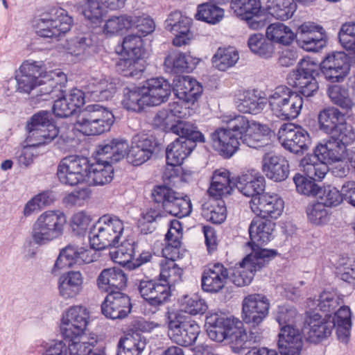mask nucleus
<instances>
[{
    "label": "nucleus",
    "instance_id": "nucleus-34",
    "mask_svg": "<svg viewBox=\"0 0 355 355\" xmlns=\"http://www.w3.org/2000/svg\"><path fill=\"white\" fill-rule=\"evenodd\" d=\"M300 168L307 177L315 181L322 180L329 171L327 163L316 156L315 152L300 160Z\"/></svg>",
    "mask_w": 355,
    "mask_h": 355
},
{
    "label": "nucleus",
    "instance_id": "nucleus-21",
    "mask_svg": "<svg viewBox=\"0 0 355 355\" xmlns=\"http://www.w3.org/2000/svg\"><path fill=\"white\" fill-rule=\"evenodd\" d=\"M132 304L130 297L123 293L107 294L101 304L102 313L112 320H122L131 312Z\"/></svg>",
    "mask_w": 355,
    "mask_h": 355
},
{
    "label": "nucleus",
    "instance_id": "nucleus-59",
    "mask_svg": "<svg viewBox=\"0 0 355 355\" xmlns=\"http://www.w3.org/2000/svg\"><path fill=\"white\" fill-rule=\"evenodd\" d=\"M223 316L211 314L206 317L205 328L207 336L212 340L222 342L225 340L224 329L223 327Z\"/></svg>",
    "mask_w": 355,
    "mask_h": 355
},
{
    "label": "nucleus",
    "instance_id": "nucleus-11",
    "mask_svg": "<svg viewBox=\"0 0 355 355\" xmlns=\"http://www.w3.org/2000/svg\"><path fill=\"white\" fill-rule=\"evenodd\" d=\"M153 200L161 204L162 209L172 216L182 218L188 216L191 211V202L185 197H180L179 194L166 186L156 187L152 193Z\"/></svg>",
    "mask_w": 355,
    "mask_h": 355
},
{
    "label": "nucleus",
    "instance_id": "nucleus-58",
    "mask_svg": "<svg viewBox=\"0 0 355 355\" xmlns=\"http://www.w3.org/2000/svg\"><path fill=\"white\" fill-rule=\"evenodd\" d=\"M182 269L173 261H166L162 264L160 271V279L163 283H167V286L171 287L176 283L182 281Z\"/></svg>",
    "mask_w": 355,
    "mask_h": 355
},
{
    "label": "nucleus",
    "instance_id": "nucleus-28",
    "mask_svg": "<svg viewBox=\"0 0 355 355\" xmlns=\"http://www.w3.org/2000/svg\"><path fill=\"white\" fill-rule=\"evenodd\" d=\"M302 345V335L293 324L281 327L278 340L281 355H300Z\"/></svg>",
    "mask_w": 355,
    "mask_h": 355
},
{
    "label": "nucleus",
    "instance_id": "nucleus-26",
    "mask_svg": "<svg viewBox=\"0 0 355 355\" xmlns=\"http://www.w3.org/2000/svg\"><path fill=\"white\" fill-rule=\"evenodd\" d=\"M229 277L228 270L220 263L207 266L201 277V287L208 293H218L226 284Z\"/></svg>",
    "mask_w": 355,
    "mask_h": 355
},
{
    "label": "nucleus",
    "instance_id": "nucleus-33",
    "mask_svg": "<svg viewBox=\"0 0 355 355\" xmlns=\"http://www.w3.org/2000/svg\"><path fill=\"white\" fill-rule=\"evenodd\" d=\"M166 317L168 324V336L171 339L179 345H191L189 337L184 329L185 315L181 311H168L166 313Z\"/></svg>",
    "mask_w": 355,
    "mask_h": 355
},
{
    "label": "nucleus",
    "instance_id": "nucleus-14",
    "mask_svg": "<svg viewBox=\"0 0 355 355\" xmlns=\"http://www.w3.org/2000/svg\"><path fill=\"white\" fill-rule=\"evenodd\" d=\"M250 208L257 216L263 218L277 219L284 209V201L277 193L263 192L253 197L250 202Z\"/></svg>",
    "mask_w": 355,
    "mask_h": 355
},
{
    "label": "nucleus",
    "instance_id": "nucleus-25",
    "mask_svg": "<svg viewBox=\"0 0 355 355\" xmlns=\"http://www.w3.org/2000/svg\"><path fill=\"white\" fill-rule=\"evenodd\" d=\"M96 282L97 286L101 292L110 294L122 292L127 286L128 277L121 268H108L101 272Z\"/></svg>",
    "mask_w": 355,
    "mask_h": 355
},
{
    "label": "nucleus",
    "instance_id": "nucleus-16",
    "mask_svg": "<svg viewBox=\"0 0 355 355\" xmlns=\"http://www.w3.org/2000/svg\"><path fill=\"white\" fill-rule=\"evenodd\" d=\"M295 38L298 46L306 51H318L326 43L322 27L311 21L298 26Z\"/></svg>",
    "mask_w": 355,
    "mask_h": 355
},
{
    "label": "nucleus",
    "instance_id": "nucleus-10",
    "mask_svg": "<svg viewBox=\"0 0 355 355\" xmlns=\"http://www.w3.org/2000/svg\"><path fill=\"white\" fill-rule=\"evenodd\" d=\"M27 142L39 146L52 141L58 136L59 130L48 111H40L33 114L26 123Z\"/></svg>",
    "mask_w": 355,
    "mask_h": 355
},
{
    "label": "nucleus",
    "instance_id": "nucleus-43",
    "mask_svg": "<svg viewBox=\"0 0 355 355\" xmlns=\"http://www.w3.org/2000/svg\"><path fill=\"white\" fill-rule=\"evenodd\" d=\"M266 34L268 40L284 46L290 45L295 38V33L291 28L279 22L270 24Z\"/></svg>",
    "mask_w": 355,
    "mask_h": 355
},
{
    "label": "nucleus",
    "instance_id": "nucleus-60",
    "mask_svg": "<svg viewBox=\"0 0 355 355\" xmlns=\"http://www.w3.org/2000/svg\"><path fill=\"white\" fill-rule=\"evenodd\" d=\"M166 71L169 73H183L189 69V64L186 55L180 52L170 53L164 60Z\"/></svg>",
    "mask_w": 355,
    "mask_h": 355
},
{
    "label": "nucleus",
    "instance_id": "nucleus-31",
    "mask_svg": "<svg viewBox=\"0 0 355 355\" xmlns=\"http://www.w3.org/2000/svg\"><path fill=\"white\" fill-rule=\"evenodd\" d=\"M262 171L268 178L281 182L288 175V164L282 157L266 153L262 159Z\"/></svg>",
    "mask_w": 355,
    "mask_h": 355
},
{
    "label": "nucleus",
    "instance_id": "nucleus-52",
    "mask_svg": "<svg viewBox=\"0 0 355 355\" xmlns=\"http://www.w3.org/2000/svg\"><path fill=\"white\" fill-rule=\"evenodd\" d=\"M144 63L141 58L128 57L119 61L117 70L125 77L138 78L145 69Z\"/></svg>",
    "mask_w": 355,
    "mask_h": 355
},
{
    "label": "nucleus",
    "instance_id": "nucleus-41",
    "mask_svg": "<svg viewBox=\"0 0 355 355\" xmlns=\"http://www.w3.org/2000/svg\"><path fill=\"white\" fill-rule=\"evenodd\" d=\"M235 187L244 196L253 199V197L262 193L261 192L264 190L265 182L263 178H254L250 175H242L238 177Z\"/></svg>",
    "mask_w": 355,
    "mask_h": 355
},
{
    "label": "nucleus",
    "instance_id": "nucleus-36",
    "mask_svg": "<svg viewBox=\"0 0 355 355\" xmlns=\"http://www.w3.org/2000/svg\"><path fill=\"white\" fill-rule=\"evenodd\" d=\"M266 103V99L261 96L257 90H247L239 99L237 108L243 113L257 114L264 109Z\"/></svg>",
    "mask_w": 355,
    "mask_h": 355
},
{
    "label": "nucleus",
    "instance_id": "nucleus-30",
    "mask_svg": "<svg viewBox=\"0 0 355 355\" xmlns=\"http://www.w3.org/2000/svg\"><path fill=\"white\" fill-rule=\"evenodd\" d=\"M273 135L274 133L268 125L252 123L247 131L241 135L239 139L250 148H259L270 145Z\"/></svg>",
    "mask_w": 355,
    "mask_h": 355
},
{
    "label": "nucleus",
    "instance_id": "nucleus-63",
    "mask_svg": "<svg viewBox=\"0 0 355 355\" xmlns=\"http://www.w3.org/2000/svg\"><path fill=\"white\" fill-rule=\"evenodd\" d=\"M317 196L320 200L319 202L329 207H336L343 200L341 191L330 185L324 187L322 189L319 188Z\"/></svg>",
    "mask_w": 355,
    "mask_h": 355
},
{
    "label": "nucleus",
    "instance_id": "nucleus-40",
    "mask_svg": "<svg viewBox=\"0 0 355 355\" xmlns=\"http://www.w3.org/2000/svg\"><path fill=\"white\" fill-rule=\"evenodd\" d=\"M114 168L111 164L98 162L89 164L87 182L93 185H103L113 179Z\"/></svg>",
    "mask_w": 355,
    "mask_h": 355
},
{
    "label": "nucleus",
    "instance_id": "nucleus-39",
    "mask_svg": "<svg viewBox=\"0 0 355 355\" xmlns=\"http://www.w3.org/2000/svg\"><path fill=\"white\" fill-rule=\"evenodd\" d=\"M345 120V114L335 107L325 108L318 114L320 130L328 135L335 132Z\"/></svg>",
    "mask_w": 355,
    "mask_h": 355
},
{
    "label": "nucleus",
    "instance_id": "nucleus-42",
    "mask_svg": "<svg viewBox=\"0 0 355 355\" xmlns=\"http://www.w3.org/2000/svg\"><path fill=\"white\" fill-rule=\"evenodd\" d=\"M87 92L94 98L106 101L111 98L114 93V87L107 80L101 75L99 77H92L86 86Z\"/></svg>",
    "mask_w": 355,
    "mask_h": 355
},
{
    "label": "nucleus",
    "instance_id": "nucleus-49",
    "mask_svg": "<svg viewBox=\"0 0 355 355\" xmlns=\"http://www.w3.org/2000/svg\"><path fill=\"white\" fill-rule=\"evenodd\" d=\"M146 345L145 339L139 335L121 338L118 343L116 355H140Z\"/></svg>",
    "mask_w": 355,
    "mask_h": 355
},
{
    "label": "nucleus",
    "instance_id": "nucleus-15",
    "mask_svg": "<svg viewBox=\"0 0 355 355\" xmlns=\"http://www.w3.org/2000/svg\"><path fill=\"white\" fill-rule=\"evenodd\" d=\"M89 313L80 306H74L68 309L63 315L60 331L65 339L78 338L85 330L88 324Z\"/></svg>",
    "mask_w": 355,
    "mask_h": 355
},
{
    "label": "nucleus",
    "instance_id": "nucleus-5",
    "mask_svg": "<svg viewBox=\"0 0 355 355\" xmlns=\"http://www.w3.org/2000/svg\"><path fill=\"white\" fill-rule=\"evenodd\" d=\"M277 254L275 250H254L248 254L243 260L231 268L230 275L232 282L239 287L249 285L255 272L264 267L271 258Z\"/></svg>",
    "mask_w": 355,
    "mask_h": 355
},
{
    "label": "nucleus",
    "instance_id": "nucleus-6",
    "mask_svg": "<svg viewBox=\"0 0 355 355\" xmlns=\"http://www.w3.org/2000/svg\"><path fill=\"white\" fill-rule=\"evenodd\" d=\"M67 216L60 210H48L38 216L32 230L35 243L46 244L60 237L64 233Z\"/></svg>",
    "mask_w": 355,
    "mask_h": 355
},
{
    "label": "nucleus",
    "instance_id": "nucleus-4",
    "mask_svg": "<svg viewBox=\"0 0 355 355\" xmlns=\"http://www.w3.org/2000/svg\"><path fill=\"white\" fill-rule=\"evenodd\" d=\"M124 230V223L118 216L105 214L99 218L90 232V245L98 250L115 247L119 244Z\"/></svg>",
    "mask_w": 355,
    "mask_h": 355
},
{
    "label": "nucleus",
    "instance_id": "nucleus-29",
    "mask_svg": "<svg viewBox=\"0 0 355 355\" xmlns=\"http://www.w3.org/2000/svg\"><path fill=\"white\" fill-rule=\"evenodd\" d=\"M211 139L215 149L225 158L231 157L240 146L239 137L227 128L216 130L211 135Z\"/></svg>",
    "mask_w": 355,
    "mask_h": 355
},
{
    "label": "nucleus",
    "instance_id": "nucleus-57",
    "mask_svg": "<svg viewBox=\"0 0 355 355\" xmlns=\"http://www.w3.org/2000/svg\"><path fill=\"white\" fill-rule=\"evenodd\" d=\"M317 306L323 312H331L344 303V295L335 291H324L317 300Z\"/></svg>",
    "mask_w": 355,
    "mask_h": 355
},
{
    "label": "nucleus",
    "instance_id": "nucleus-45",
    "mask_svg": "<svg viewBox=\"0 0 355 355\" xmlns=\"http://www.w3.org/2000/svg\"><path fill=\"white\" fill-rule=\"evenodd\" d=\"M137 21L135 15H122L110 17L103 26V33L106 35H114L134 28Z\"/></svg>",
    "mask_w": 355,
    "mask_h": 355
},
{
    "label": "nucleus",
    "instance_id": "nucleus-23",
    "mask_svg": "<svg viewBox=\"0 0 355 355\" xmlns=\"http://www.w3.org/2000/svg\"><path fill=\"white\" fill-rule=\"evenodd\" d=\"M275 224L270 220L256 217L251 221L248 231L250 241L247 245L250 247L252 252L254 250H263L260 245L267 244L272 238Z\"/></svg>",
    "mask_w": 355,
    "mask_h": 355
},
{
    "label": "nucleus",
    "instance_id": "nucleus-32",
    "mask_svg": "<svg viewBox=\"0 0 355 355\" xmlns=\"http://www.w3.org/2000/svg\"><path fill=\"white\" fill-rule=\"evenodd\" d=\"M196 146L197 143L192 139L178 137L166 148L167 165H181Z\"/></svg>",
    "mask_w": 355,
    "mask_h": 355
},
{
    "label": "nucleus",
    "instance_id": "nucleus-20",
    "mask_svg": "<svg viewBox=\"0 0 355 355\" xmlns=\"http://www.w3.org/2000/svg\"><path fill=\"white\" fill-rule=\"evenodd\" d=\"M349 69L347 55L341 51L328 55L321 63V70L326 79L332 83L343 81Z\"/></svg>",
    "mask_w": 355,
    "mask_h": 355
},
{
    "label": "nucleus",
    "instance_id": "nucleus-48",
    "mask_svg": "<svg viewBox=\"0 0 355 355\" xmlns=\"http://www.w3.org/2000/svg\"><path fill=\"white\" fill-rule=\"evenodd\" d=\"M248 45L252 53L261 58L268 59L274 53V45L268 38L259 33H255L250 36Z\"/></svg>",
    "mask_w": 355,
    "mask_h": 355
},
{
    "label": "nucleus",
    "instance_id": "nucleus-3",
    "mask_svg": "<svg viewBox=\"0 0 355 355\" xmlns=\"http://www.w3.org/2000/svg\"><path fill=\"white\" fill-rule=\"evenodd\" d=\"M114 122L111 111L99 104H90L80 110L74 128L84 135H98L108 131Z\"/></svg>",
    "mask_w": 355,
    "mask_h": 355
},
{
    "label": "nucleus",
    "instance_id": "nucleus-24",
    "mask_svg": "<svg viewBox=\"0 0 355 355\" xmlns=\"http://www.w3.org/2000/svg\"><path fill=\"white\" fill-rule=\"evenodd\" d=\"M129 144L123 138H113L104 141L98 146L97 160L107 164H114L128 157Z\"/></svg>",
    "mask_w": 355,
    "mask_h": 355
},
{
    "label": "nucleus",
    "instance_id": "nucleus-61",
    "mask_svg": "<svg viewBox=\"0 0 355 355\" xmlns=\"http://www.w3.org/2000/svg\"><path fill=\"white\" fill-rule=\"evenodd\" d=\"M327 94L331 102L345 110H350L354 105L348 90L340 85H332L328 88Z\"/></svg>",
    "mask_w": 355,
    "mask_h": 355
},
{
    "label": "nucleus",
    "instance_id": "nucleus-35",
    "mask_svg": "<svg viewBox=\"0 0 355 355\" xmlns=\"http://www.w3.org/2000/svg\"><path fill=\"white\" fill-rule=\"evenodd\" d=\"M318 156L326 163L339 162L344 157L346 148L342 144L331 139L323 144H318L314 150Z\"/></svg>",
    "mask_w": 355,
    "mask_h": 355
},
{
    "label": "nucleus",
    "instance_id": "nucleus-37",
    "mask_svg": "<svg viewBox=\"0 0 355 355\" xmlns=\"http://www.w3.org/2000/svg\"><path fill=\"white\" fill-rule=\"evenodd\" d=\"M352 312L349 306H341L334 313L332 322L336 329V334L340 341L347 343L352 328Z\"/></svg>",
    "mask_w": 355,
    "mask_h": 355
},
{
    "label": "nucleus",
    "instance_id": "nucleus-46",
    "mask_svg": "<svg viewBox=\"0 0 355 355\" xmlns=\"http://www.w3.org/2000/svg\"><path fill=\"white\" fill-rule=\"evenodd\" d=\"M201 209L202 216L212 223L220 224L225 221L227 216L224 202L216 199L204 203Z\"/></svg>",
    "mask_w": 355,
    "mask_h": 355
},
{
    "label": "nucleus",
    "instance_id": "nucleus-54",
    "mask_svg": "<svg viewBox=\"0 0 355 355\" xmlns=\"http://www.w3.org/2000/svg\"><path fill=\"white\" fill-rule=\"evenodd\" d=\"M338 37L341 45L349 51L351 59L355 63V22L343 24L338 33Z\"/></svg>",
    "mask_w": 355,
    "mask_h": 355
},
{
    "label": "nucleus",
    "instance_id": "nucleus-7",
    "mask_svg": "<svg viewBox=\"0 0 355 355\" xmlns=\"http://www.w3.org/2000/svg\"><path fill=\"white\" fill-rule=\"evenodd\" d=\"M319 66L311 58L302 59L288 75V84L296 89L301 96L309 98L315 96L319 89L316 77L319 75Z\"/></svg>",
    "mask_w": 355,
    "mask_h": 355
},
{
    "label": "nucleus",
    "instance_id": "nucleus-55",
    "mask_svg": "<svg viewBox=\"0 0 355 355\" xmlns=\"http://www.w3.org/2000/svg\"><path fill=\"white\" fill-rule=\"evenodd\" d=\"M195 82L187 77L180 79L173 88V92L179 100L194 103L197 101L198 92H194Z\"/></svg>",
    "mask_w": 355,
    "mask_h": 355
},
{
    "label": "nucleus",
    "instance_id": "nucleus-9",
    "mask_svg": "<svg viewBox=\"0 0 355 355\" xmlns=\"http://www.w3.org/2000/svg\"><path fill=\"white\" fill-rule=\"evenodd\" d=\"M73 23V18L66 10L53 7L40 15L34 26L42 37H58L69 31Z\"/></svg>",
    "mask_w": 355,
    "mask_h": 355
},
{
    "label": "nucleus",
    "instance_id": "nucleus-38",
    "mask_svg": "<svg viewBox=\"0 0 355 355\" xmlns=\"http://www.w3.org/2000/svg\"><path fill=\"white\" fill-rule=\"evenodd\" d=\"M82 285L83 277L80 272H68L60 277V294L64 299L74 297L82 290Z\"/></svg>",
    "mask_w": 355,
    "mask_h": 355
},
{
    "label": "nucleus",
    "instance_id": "nucleus-56",
    "mask_svg": "<svg viewBox=\"0 0 355 355\" xmlns=\"http://www.w3.org/2000/svg\"><path fill=\"white\" fill-rule=\"evenodd\" d=\"M58 166L66 169V171L77 172L78 174L85 175L87 177L89 162L86 157L70 155L63 158Z\"/></svg>",
    "mask_w": 355,
    "mask_h": 355
},
{
    "label": "nucleus",
    "instance_id": "nucleus-50",
    "mask_svg": "<svg viewBox=\"0 0 355 355\" xmlns=\"http://www.w3.org/2000/svg\"><path fill=\"white\" fill-rule=\"evenodd\" d=\"M116 247L113 251L110 252L111 259L119 265L127 266L129 268V264L133 262L132 260L135 253L137 244L135 242L125 241Z\"/></svg>",
    "mask_w": 355,
    "mask_h": 355
},
{
    "label": "nucleus",
    "instance_id": "nucleus-1",
    "mask_svg": "<svg viewBox=\"0 0 355 355\" xmlns=\"http://www.w3.org/2000/svg\"><path fill=\"white\" fill-rule=\"evenodd\" d=\"M17 89L21 93L29 94L37 86L42 85L39 100L48 101L53 98L52 94L59 84L67 80V76L61 71H45L42 62H24L15 76Z\"/></svg>",
    "mask_w": 355,
    "mask_h": 355
},
{
    "label": "nucleus",
    "instance_id": "nucleus-51",
    "mask_svg": "<svg viewBox=\"0 0 355 355\" xmlns=\"http://www.w3.org/2000/svg\"><path fill=\"white\" fill-rule=\"evenodd\" d=\"M123 96L122 104L128 110L140 112L144 109V105H146L141 87H134L131 89L126 87L123 90Z\"/></svg>",
    "mask_w": 355,
    "mask_h": 355
},
{
    "label": "nucleus",
    "instance_id": "nucleus-18",
    "mask_svg": "<svg viewBox=\"0 0 355 355\" xmlns=\"http://www.w3.org/2000/svg\"><path fill=\"white\" fill-rule=\"evenodd\" d=\"M231 9L236 17L246 21L250 28L258 30L263 26V21L258 19L262 15L260 0H232Z\"/></svg>",
    "mask_w": 355,
    "mask_h": 355
},
{
    "label": "nucleus",
    "instance_id": "nucleus-17",
    "mask_svg": "<svg viewBox=\"0 0 355 355\" xmlns=\"http://www.w3.org/2000/svg\"><path fill=\"white\" fill-rule=\"evenodd\" d=\"M137 281L139 294L152 306L162 304L171 295L167 283H163L160 279H150L145 276Z\"/></svg>",
    "mask_w": 355,
    "mask_h": 355
},
{
    "label": "nucleus",
    "instance_id": "nucleus-12",
    "mask_svg": "<svg viewBox=\"0 0 355 355\" xmlns=\"http://www.w3.org/2000/svg\"><path fill=\"white\" fill-rule=\"evenodd\" d=\"M270 306L269 300L264 295L249 294L242 301V320L247 324L259 327L268 315Z\"/></svg>",
    "mask_w": 355,
    "mask_h": 355
},
{
    "label": "nucleus",
    "instance_id": "nucleus-53",
    "mask_svg": "<svg viewBox=\"0 0 355 355\" xmlns=\"http://www.w3.org/2000/svg\"><path fill=\"white\" fill-rule=\"evenodd\" d=\"M192 19L180 11L172 12L165 21V28L173 33L185 34L190 31Z\"/></svg>",
    "mask_w": 355,
    "mask_h": 355
},
{
    "label": "nucleus",
    "instance_id": "nucleus-44",
    "mask_svg": "<svg viewBox=\"0 0 355 355\" xmlns=\"http://www.w3.org/2000/svg\"><path fill=\"white\" fill-rule=\"evenodd\" d=\"M267 3L269 13L282 21L291 18L297 10L294 0H268Z\"/></svg>",
    "mask_w": 355,
    "mask_h": 355
},
{
    "label": "nucleus",
    "instance_id": "nucleus-22",
    "mask_svg": "<svg viewBox=\"0 0 355 355\" xmlns=\"http://www.w3.org/2000/svg\"><path fill=\"white\" fill-rule=\"evenodd\" d=\"M144 101L148 106H157L166 102L171 93V86L162 77L148 79L141 87Z\"/></svg>",
    "mask_w": 355,
    "mask_h": 355
},
{
    "label": "nucleus",
    "instance_id": "nucleus-2",
    "mask_svg": "<svg viewBox=\"0 0 355 355\" xmlns=\"http://www.w3.org/2000/svg\"><path fill=\"white\" fill-rule=\"evenodd\" d=\"M222 322L225 340H227L234 353H242L262 340L263 331L261 328L251 327L247 329L243 320L238 318L233 315L223 316Z\"/></svg>",
    "mask_w": 355,
    "mask_h": 355
},
{
    "label": "nucleus",
    "instance_id": "nucleus-64",
    "mask_svg": "<svg viewBox=\"0 0 355 355\" xmlns=\"http://www.w3.org/2000/svg\"><path fill=\"white\" fill-rule=\"evenodd\" d=\"M308 220L315 225H322L328 223L329 214L326 207L320 202L308 206L306 209Z\"/></svg>",
    "mask_w": 355,
    "mask_h": 355
},
{
    "label": "nucleus",
    "instance_id": "nucleus-47",
    "mask_svg": "<svg viewBox=\"0 0 355 355\" xmlns=\"http://www.w3.org/2000/svg\"><path fill=\"white\" fill-rule=\"evenodd\" d=\"M239 59V53L233 47L219 48L212 58V63L218 70L225 71L234 66Z\"/></svg>",
    "mask_w": 355,
    "mask_h": 355
},
{
    "label": "nucleus",
    "instance_id": "nucleus-62",
    "mask_svg": "<svg viewBox=\"0 0 355 355\" xmlns=\"http://www.w3.org/2000/svg\"><path fill=\"white\" fill-rule=\"evenodd\" d=\"M81 8L85 17L92 23L101 21L106 12L105 7L98 0H85Z\"/></svg>",
    "mask_w": 355,
    "mask_h": 355
},
{
    "label": "nucleus",
    "instance_id": "nucleus-8",
    "mask_svg": "<svg viewBox=\"0 0 355 355\" xmlns=\"http://www.w3.org/2000/svg\"><path fill=\"white\" fill-rule=\"evenodd\" d=\"M268 101L272 114L282 120L296 119L304 104L302 96L286 86L277 87Z\"/></svg>",
    "mask_w": 355,
    "mask_h": 355
},
{
    "label": "nucleus",
    "instance_id": "nucleus-27",
    "mask_svg": "<svg viewBox=\"0 0 355 355\" xmlns=\"http://www.w3.org/2000/svg\"><path fill=\"white\" fill-rule=\"evenodd\" d=\"M333 329L332 322L318 313H310L306 319L303 334L307 341L317 343L328 337Z\"/></svg>",
    "mask_w": 355,
    "mask_h": 355
},
{
    "label": "nucleus",
    "instance_id": "nucleus-13",
    "mask_svg": "<svg viewBox=\"0 0 355 355\" xmlns=\"http://www.w3.org/2000/svg\"><path fill=\"white\" fill-rule=\"evenodd\" d=\"M277 135L282 146L293 153L307 150L311 144V137L308 131L293 123L282 125Z\"/></svg>",
    "mask_w": 355,
    "mask_h": 355
},
{
    "label": "nucleus",
    "instance_id": "nucleus-19",
    "mask_svg": "<svg viewBox=\"0 0 355 355\" xmlns=\"http://www.w3.org/2000/svg\"><path fill=\"white\" fill-rule=\"evenodd\" d=\"M157 143L153 136L146 134L135 135L128 153V161L134 166L147 162L155 153Z\"/></svg>",
    "mask_w": 355,
    "mask_h": 355
}]
</instances>
